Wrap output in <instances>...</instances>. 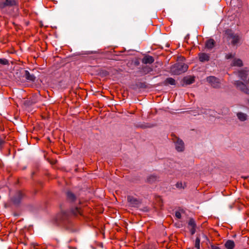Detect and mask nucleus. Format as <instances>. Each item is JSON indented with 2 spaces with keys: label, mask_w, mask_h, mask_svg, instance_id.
Returning a JSON list of instances; mask_svg holds the SVG:
<instances>
[{
  "label": "nucleus",
  "mask_w": 249,
  "mask_h": 249,
  "mask_svg": "<svg viewBox=\"0 0 249 249\" xmlns=\"http://www.w3.org/2000/svg\"><path fill=\"white\" fill-rule=\"evenodd\" d=\"M16 4V2L14 0H5L4 2L0 3V7L3 8L7 6H12Z\"/></svg>",
  "instance_id": "nucleus-7"
},
{
  "label": "nucleus",
  "mask_w": 249,
  "mask_h": 249,
  "mask_svg": "<svg viewBox=\"0 0 249 249\" xmlns=\"http://www.w3.org/2000/svg\"><path fill=\"white\" fill-rule=\"evenodd\" d=\"M67 196L68 198L71 200H73L75 198V196L71 192H67Z\"/></svg>",
  "instance_id": "nucleus-20"
},
{
  "label": "nucleus",
  "mask_w": 249,
  "mask_h": 249,
  "mask_svg": "<svg viewBox=\"0 0 249 249\" xmlns=\"http://www.w3.org/2000/svg\"><path fill=\"white\" fill-rule=\"evenodd\" d=\"M234 56V53H230L226 55V58L227 59H230L231 58L233 57Z\"/></svg>",
  "instance_id": "nucleus-25"
},
{
  "label": "nucleus",
  "mask_w": 249,
  "mask_h": 249,
  "mask_svg": "<svg viewBox=\"0 0 249 249\" xmlns=\"http://www.w3.org/2000/svg\"><path fill=\"white\" fill-rule=\"evenodd\" d=\"M228 38L233 46H238L241 43V37L238 34L230 32L228 33Z\"/></svg>",
  "instance_id": "nucleus-2"
},
{
  "label": "nucleus",
  "mask_w": 249,
  "mask_h": 249,
  "mask_svg": "<svg viewBox=\"0 0 249 249\" xmlns=\"http://www.w3.org/2000/svg\"><path fill=\"white\" fill-rule=\"evenodd\" d=\"M25 77L27 80L33 82L35 80L36 77L33 74H31L28 71H25Z\"/></svg>",
  "instance_id": "nucleus-11"
},
{
  "label": "nucleus",
  "mask_w": 249,
  "mask_h": 249,
  "mask_svg": "<svg viewBox=\"0 0 249 249\" xmlns=\"http://www.w3.org/2000/svg\"><path fill=\"white\" fill-rule=\"evenodd\" d=\"M0 64L2 65H7L8 64V61L5 58H0Z\"/></svg>",
  "instance_id": "nucleus-24"
},
{
  "label": "nucleus",
  "mask_w": 249,
  "mask_h": 249,
  "mask_svg": "<svg viewBox=\"0 0 249 249\" xmlns=\"http://www.w3.org/2000/svg\"><path fill=\"white\" fill-rule=\"evenodd\" d=\"M176 186L178 189H184L186 186V185L185 183H182L181 181H179L176 183Z\"/></svg>",
  "instance_id": "nucleus-17"
},
{
  "label": "nucleus",
  "mask_w": 249,
  "mask_h": 249,
  "mask_svg": "<svg viewBox=\"0 0 249 249\" xmlns=\"http://www.w3.org/2000/svg\"><path fill=\"white\" fill-rule=\"evenodd\" d=\"M214 41L213 39H210L206 43V47L208 49H211L214 47Z\"/></svg>",
  "instance_id": "nucleus-13"
},
{
  "label": "nucleus",
  "mask_w": 249,
  "mask_h": 249,
  "mask_svg": "<svg viewBox=\"0 0 249 249\" xmlns=\"http://www.w3.org/2000/svg\"><path fill=\"white\" fill-rule=\"evenodd\" d=\"M237 116L239 120L241 121H245L247 119V115L246 114L242 113V112H239L237 114Z\"/></svg>",
  "instance_id": "nucleus-14"
},
{
  "label": "nucleus",
  "mask_w": 249,
  "mask_h": 249,
  "mask_svg": "<svg viewBox=\"0 0 249 249\" xmlns=\"http://www.w3.org/2000/svg\"><path fill=\"white\" fill-rule=\"evenodd\" d=\"M199 60L201 62L208 61L209 59V55L205 53H201L199 54Z\"/></svg>",
  "instance_id": "nucleus-10"
},
{
  "label": "nucleus",
  "mask_w": 249,
  "mask_h": 249,
  "mask_svg": "<svg viewBox=\"0 0 249 249\" xmlns=\"http://www.w3.org/2000/svg\"><path fill=\"white\" fill-rule=\"evenodd\" d=\"M248 102L249 103V100H248Z\"/></svg>",
  "instance_id": "nucleus-27"
},
{
  "label": "nucleus",
  "mask_w": 249,
  "mask_h": 249,
  "mask_svg": "<svg viewBox=\"0 0 249 249\" xmlns=\"http://www.w3.org/2000/svg\"><path fill=\"white\" fill-rule=\"evenodd\" d=\"M188 227L190 229L192 235L195 234L196 232V224L193 219H190L188 222Z\"/></svg>",
  "instance_id": "nucleus-6"
},
{
  "label": "nucleus",
  "mask_w": 249,
  "mask_h": 249,
  "mask_svg": "<svg viewBox=\"0 0 249 249\" xmlns=\"http://www.w3.org/2000/svg\"><path fill=\"white\" fill-rule=\"evenodd\" d=\"M165 81L166 83L171 85H175L176 84V81L175 79L171 77L167 78Z\"/></svg>",
  "instance_id": "nucleus-18"
},
{
  "label": "nucleus",
  "mask_w": 249,
  "mask_h": 249,
  "mask_svg": "<svg viewBox=\"0 0 249 249\" xmlns=\"http://www.w3.org/2000/svg\"><path fill=\"white\" fill-rule=\"evenodd\" d=\"M175 143L176 149L178 151L181 152L184 150V143L181 140L177 139Z\"/></svg>",
  "instance_id": "nucleus-5"
},
{
  "label": "nucleus",
  "mask_w": 249,
  "mask_h": 249,
  "mask_svg": "<svg viewBox=\"0 0 249 249\" xmlns=\"http://www.w3.org/2000/svg\"><path fill=\"white\" fill-rule=\"evenodd\" d=\"M188 68L187 65L183 63H178L171 68V71L175 74H179L186 71Z\"/></svg>",
  "instance_id": "nucleus-1"
},
{
  "label": "nucleus",
  "mask_w": 249,
  "mask_h": 249,
  "mask_svg": "<svg viewBox=\"0 0 249 249\" xmlns=\"http://www.w3.org/2000/svg\"><path fill=\"white\" fill-rule=\"evenodd\" d=\"M23 195L22 193L20 191H18L17 193L16 196L13 198V202L15 204H18L20 202L21 198L23 197Z\"/></svg>",
  "instance_id": "nucleus-8"
},
{
  "label": "nucleus",
  "mask_w": 249,
  "mask_h": 249,
  "mask_svg": "<svg viewBox=\"0 0 249 249\" xmlns=\"http://www.w3.org/2000/svg\"><path fill=\"white\" fill-rule=\"evenodd\" d=\"M72 213L74 215L81 214V210L78 207H75L74 209H72Z\"/></svg>",
  "instance_id": "nucleus-19"
},
{
  "label": "nucleus",
  "mask_w": 249,
  "mask_h": 249,
  "mask_svg": "<svg viewBox=\"0 0 249 249\" xmlns=\"http://www.w3.org/2000/svg\"><path fill=\"white\" fill-rule=\"evenodd\" d=\"M232 65L233 66L240 67L242 66V61L240 59H234L232 61Z\"/></svg>",
  "instance_id": "nucleus-16"
},
{
  "label": "nucleus",
  "mask_w": 249,
  "mask_h": 249,
  "mask_svg": "<svg viewBox=\"0 0 249 249\" xmlns=\"http://www.w3.org/2000/svg\"><path fill=\"white\" fill-rule=\"evenodd\" d=\"M207 81L213 88H218L220 87V82L219 80L214 76H211L208 77Z\"/></svg>",
  "instance_id": "nucleus-3"
},
{
  "label": "nucleus",
  "mask_w": 249,
  "mask_h": 249,
  "mask_svg": "<svg viewBox=\"0 0 249 249\" xmlns=\"http://www.w3.org/2000/svg\"><path fill=\"white\" fill-rule=\"evenodd\" d=\"M225 246L227 249H233L235 244L233 241L229 240L226 242Z\"/></svg>",
  "instance_id": "nucleus-12"
},
{
  "label": "nucleus",
  "mask_w": 249,
  "mask_h": 249,
  "mask_svg": "<svg viewBox=\"0 0 249 249\" xmlns=\"http://www.w3.org/2000/svg\"><path fill=\"white\" fill-rule=\"evenodd\" d=\"M200 239L199 237H197L196 238V241H195V248L196 249H200Z\"/></svg>",
  "instance_id": "nucleus-21"
},
{
  "label": "nucleus",
  "mask_w": 249,
  "mask_h": 249,
  "mask_svg": "<svg viewBox=\"0 0 249 249\" xmlns=\"http://www.w3.org/2000/svg\"><path fill=\"white\" fill-rule=\"evenodd\" d=\"M154 61V59L152 56L147 55L144 56L142 60V62L144 64H151Z\"/></svg>",
  "instance_id": "nucleus-9"
},
{
  "label": "nucleus",
  "mask_w": 249,
  "mask_h": 249,
  "mask_svg": "<svg viewBox=\"0 0 249 249\" xmlns=\"http://www.w3.org/2000/svg\"><path fill=\"white\" fill-rule=\"evenodd\" d=\"M127 200L129 204V205L131 207H138L140 203V201L139 199L131 196H127Z\"/></svg>",
  "instance_id": "nucleus-4"
},
{
  "label": "nucleus",
  "mask_w": 249,
  "mask_h": 249,
  "mask_svg": "<svg viewBox=\"0 0 249 249\" xmlns=\"http://www.w3.org/2000/svg\"><path fill=\"white\" fill-rule=\"evenodd\" d=\"M183 212V210H179L176 212L175 216L178 219H180L181 217V214Z\"/></svg>",
  "instance_id": "nucleus-23"
},
{
  "label": "nucleus",
  "mask_w": 249,
  "mask_h": 249,
  "mask_svg": "<svg viewBox=\"0 0 249 249\" xmlns=\"http://www.w3.org/2000/svg\"><path fill=\"white\" fill-rule=\"evenodd\" d=\"M183 80L186 84L190 85L194 82L195 79L194 77L189 76L185 77Z\"/></svg>",
  "instance_id": "nucleus-15"
},
{
  "label": "nucleus",
  "mask_w": 249,
  "mask_h": 249,
  "mask_svg": "<svg viewBox=\"0 0 249 249\" xmlns=\"http://www.w3.org/2000/svg\"><path fill=\"white\" fill-rule=\"evenodd\" d=\"M64 217H65V213H61L57 215L56 221H57L58 220H63V218H64Z\"/></svg>",
  "instance_id": "nucleus-22"
},
{
  "label": "nucleus",
  "mask_w": 249,
  "mask_h": 249,
  "mask_svg": "<svg viewBox=\"0 0 249 249\" xmlns=\"http://www.w3.org/2000/svg\"><path fill=\"white\" fill-rule=\"evenodd\" d=\"M212 249H220L218 247L213 246H212Z\"/></svg>",
  "instance_id": "nucleus-26"
}]
</instances>
